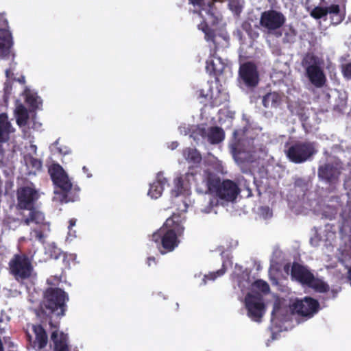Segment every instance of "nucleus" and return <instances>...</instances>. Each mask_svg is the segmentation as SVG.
Here are the masks:
<instances>
[{
    "mask_svg": "<svg viewBox=\"0 0 351 351\" xmlns=\"http://www.w3.org/2000/svg\"><path fill=\"white\" fill-rule=\"evenodd\" d=\"M196 191L199 193L213 195L204 212L208 213L218 204L216 197L226 202H233L240 193L238 184L230 180H221L219 176L210 170H204L200 182L196 181Z\"/></svg>",
    "mask_w": 351,
    "mask_h": 351,
    "instance_id": "nucleus-1",
    "label": "nucleus"
},
{
    "mask_svg": "<svg viewBox=\"0 0 351 351\" xmlns=\"http://www.w3.org/2000/svg\"><path fill=\"white\" fill-rule=\"evenodd\" d=\"M184 222V219L180 214L173 213L153 233L152 240L161 254L171 252L179 245V237L183 235L185 229Z\"/></svg>",
    "mask_w": 351,
    "mask_h": 351,
    "instance_id": "nucleus-2",
    "label": "nucleus"
},
{
    "mask_svg": "<svg viewBox=\"0 0 351 351\" xmlns=\"http://www.w3.org/2000/svg\"><path fill=\"white\" fill-rule=\"evenodd\" d=\"M322 63V60L313 53H306L301 62L305 76L312 85L318 88H322L327 81Z\"/></svg>",
    "mask_w": 351,
    "mask_h": 351,
    "instance_id": "nucleus-3",
    "label": "nucleus"
},
{
    "mask_svg": "<svg viewBox=\"0 0 351 351\" xmlns=\"http://www.w3.org/2000/svg\"><path fill=\"white\" fill-rule=\"evenodd\" d=\"M291 277L302 285L311 288L319 293H326L330 289L326 282L315 278L306 267L295 262L291 266Z\"/></svg>",
    "mask_w": 351,
    "mask_h": 351,
    "instance_id": "nucleus-4",
    "label": "nucleus"
},
{
    "mask_svg": "<svg viewBox=\"0 0 351 351\" xmlns=\"http://www.w3.org/2000/svg\"><path fill=\"white\" fill-rule=\"evenodd\" d=\"M68 300V294L60 288L49 287L44 292L43 303L45 307L51 313L58 317H62L65 315L67 310L66 303Z\"/></svg>",
    "mask_w": 351,
    "mask_h": 351,
    "instance_id": "nucleus-5",
    "label": "nucleus"
},
{
    "mask_svg": "<svg viewBox=\"0 0 351 351\" xmlns=\"http://www.w3.org/2000/svg\"><path fill=\"white\" fill-rule=\"evenodd\" d=\"M285 22L286 17L281 12L271 9L261 13L259 25L264 32L280 38L282 35L280 29Z\"/></svg>",
    "mask_w": 351,
    "mask_h": 351,
    "instance_id": "nucleus-6",
    "label": "nucleus"
},
{
    "mask_svg": "<svg viewBox=\"0 0 351 351\" xmlns=\"http://www.w3.org/2000/svg\"><path fill=\"white\" fill-rule=\"evenodd\" d=\"M9 272L16 280L28 279L33 271L31 259L25 254H16L8 263Z\"/></svg>",
    "mask_w": 351,
    "mask_h": 351,
    "instance_id": "nucleus-7",
    "label": "nucleus"
},
{
    "mask_svg": "<svg viewBox=\"0 0 351 351\" xmlns=\"http://www.w3.org/2000/svg\"><path fill=\"white\" fill-rule=\"evenodd\" d=\"M48 172L54 184L62 191L61 201L65 203L75 201V199L69 195L72 184L63 168L58 163L52 164L49 167Z\"/></svg>",
    "mask_w": 351,
    "mask_h": 351,
    "instance_id": "nucleus-8",
    "label": "nucleus"
},
{
    "mask_svg": "<svg viewBox=\"0 0 351 351\" xmlns=\"http://www.w3.org/2000/svg\"><path fill=\"white\" fill-rule=\"evenodd\" d=\"M316 152L315 143L298 141L288 148L286 156L292 162L300 164L306 161Z\"/></svg>",
    "mask_w": 351,
    "mask_h": 351,
    "instance_id": "nucleus-9",
    "label": "nucleus"
},
{
    "mask_svg": "<svg viewBox=\"0 0 351 351\" xmlns=\"http://www.w3.org/2000/svg\"><path fill=\"white\" fill-rule=\"evenodd\" d=\"M239 80L248 88L256 87L260 81L259 73L255 63L246 62L241 64L239 69Z\"/></svg>",
    "mask_w": 351,
    "mask_h": 351,
    "instance_id": "nucleus-10",
    "label": "nucleus"
},
{
    "mask_svg": "<svg viewBox=\"0 0 351 351\" xmlns=\"http://www.w3.org/2000/svg\"><path fill=\"white\" fill-rule=\"evenodd\" d=\"M311 12V16L315 19H320L326 16L328 14L330 15L331 23L334 25L339 24L344 19V14L341 12L339 5L332 4L330 6L319 5L315 3ZM308 8L311 6H308Z\"/></svg>",
    "mask_w": 351,
    "mask_h": 351,
    "instance_id": "nucleus-11",
    "label": "nucleus"
},
{
    "mask_svg": "<svg viewBox=\"0 0 351 351\" xmlns=\"http://www.w3.org/2000/svg\"><path fill=\"white\" fill-rule=\"evenodd\" d=\"M319 308L318 301L311 297H305L303 300H297L291 304L292 313L308 318L317 313Z\"/></svg>",
    "mask_w": 351,
    "mask_h": 351,
    "instance_id": "nucleus-12",
    "label": "nucleus"
},
{
    "mask_svg": "<svg viewBox=\"0 0 351 351\" xmlns=\"http://www.w3.org/2000/svg\"><path fill=\"white\" fill-rule=\"evenodd\" d=\"M32 186H23L18 188L16 191L17 207L25 210L32 207L39 198L38 191Z\"/></svg>",
    "mask_w": 351,
    "mask_h": 351,
    "instance_id": "nucleus-13",
    "label": "nucleus"
},
{
    "mask_svg": "<svg viewBox=\"0 0 351 351\" xmlns=\"http://www.w3.org/2000/svg\"><path fill=\"white\" fill-rule=\"evenodd\" d=\"M342 167L337 163L328 162L318 168V177L330 184L339 182Z\"/></svg>",
    "mask_w": 351,
    "mask_h": 351,
    "instance_id": "nucleus-14",
    "label": "nucleus"
},
{
    "mask_svg": "<svg viewBox=\"0 0 351 351\" xmlns=\"http://www.w3.org/2000/svg\"><path fill=\"white\" fill-rule=\"evenodd\" d=\"M248 316L254 321L259 322L263 315L265 305L261 298L247 294L245 299Z\"/></svg>",
    "mask_w": 351,
    "mask_h": 351,
    "instance_id": "nucleus-15",
    "label": "nucleus"
},
{
    "mask_svg": "<svg viewBox=\"0 0 351 351\" xmlns=\"http://www.w3.org/2000/svg\"><path fill=\"white\" fill-rule=\"evenodd\" d=\"M32 328L35 338L33 339L32 336L28 332H26L27 341L34 349L41 350L45 348L48 343V336L45 329L40 324H33Z\"/></svg>",
    "mask_w": 351,
    "mask_h": 351,
    "instance_id": "nucleus-16",
    "label": "nucleus"
},
{
    "mask_svg": "<svg viewBox=\"0 0 351 351\" xmlns=\"http://www.w3.org/2000/svg\"><path fill=\"white\" fill-rule=\"evenodd\" d=\"M51 329H54L51 334V339L53 343L54 351H69L68 346V335L63 332H59V324L49 322Z\"/></svg>",
    "mask_w": 351,
    "mask_h": 351,
    "instance_id": "nucleus-17",
    "label": "nucleus"
},
{
    "mask_svg": "<svg viewBox=\"0 0 351 351\" xmlns=\"http://www.w3.org/2000/svg\"><path fill=\"white\" fill-rule=\"evenodd\" d=\"M196 133L203 138H206L210 144L213 145L221 143L225 137L224 131L218 126H212L207 129L199 127Z\"/></svg>",
    "mask_w": 351,
    "mask_h": 351,
    "instance_id": "nucleus-18",
    "label": "nucleus"
},
{
    "mask_svg": "<svg viewBox=\"0 0 351 351\" xmlns=\"http://www.w3.org/2000/svg\"><path fill=\"white\" fill-rule=\"evenodd\" d=\"M29 213L27 216H24L22 219V223L25 226H29L31 223H35L40 226L41 228L49 229V223L45 221L44 214L36 208L34 206L27 208Z\"/></svg>",
    "mask_w": 351,
    "mask_h": 351,
    "instance_id": "nucleus-19",
    "label": "nucleus"
},
{
    "mask_svg": "<svg viewBox=\"0 0 351 351\" xmlns=\"http://www.w3.org/2000/svg\"><path fill=\"white\" fill-rule=\"evenodd\" d=\"M13 39L11 32L6 29L0 28V56L5 58L10 55L14 58V54L12 53Z\"/></svg>",
    "mask_w": 351,
    "mask_h": 351,
    "instance_id": "nucleus-20",
    "label": "nucleus"
},
{
    "mask_svg": "<svg viewBox=\"0 0 351 351\" xmlns=\"http://www.w3.org/2000/svg\"><path fill=\"white\" fill-rule=\"evenodd\" d=\"M226 67L227 66L223 62L221 58L213 56L206 60V71L209 75H214L217 82L220 81L219 77Z\"/></svg>",
    "mask_w": 351,
    "mask_h": 351,
    "instance_id": "nucleus-21",
    "label": "nucleus"
},
{
    "mask_svg": "<svg viewBox=\"0 0 351 351\" xmlns=\"http://www.w3.org/2000/svg\"><path fill=\"white\" fill-rule=\"evenodd\" d=\"M295 314L291 312V304L289 306H281L279 303H275L271 312V320L280 322H285L290 319L291 316Z\"/></svg>",
    "mask_w": 351,
    "mask_h": 351,
    "instance_id": "nucleus-22",
    "label": "nucleus"
},
{
    "mask_svg": "<svg viewBox=\"0 0 351 351\" xmlns=\"http://www.w3.org/2000/svg\"><path fill=\"white\" fill-rule=\"evenodd\" d=\"M189 2L194 6H198L201 10L205 11L212 24L214 25L218 23L217 16L215 15L216 8L213 2H208L207 4L204 2V0H189Z\"/></svg>",
    "mask_w": 351,
    "mask_h": 351,
    "instance_id": "nucleus-23",
    "label": "nucleus"
},
{
    "mask_svg": "<svg viewBox=\"0 0 351 351\" xmlns=\"http://www.w3.org/2000/svg\"><path fill=\"white\" fill-rule=\"evenodd\" d=\"M167 182V179L165 178L162 173H158L156 177V180L150 185L148 195L152 198H158L161 196L164 186Z\"/></svg>",
    "mask_w": 351,
    "mask_h": 351,
    "instance_id": "nucleus-24",
    "label": "nucleus"
},
{
    "mask_svg": "<svg viewBox=\"0 0 351 351\" xmlns=\"http://www.w3.org/2000/svg\"><path fill=\"white\" fill-rule=\"evenodd\" d=\"M14 131L7 114H0V143H6L10 138V134Z\"/></svg>",
    "mask_w": 351,
    "mask_h": 351,
    "instance_id": "nucleus-25",
    "label": "nucleus"
},
{
    "mask_svg": "<svg viewBox=\"0 0 351 351\" xmlns=\"http://www.w3.org/2000/svg\"><path fill=\"white\" fill-rule=\"evenodd\" d=\"M182 156L184 158L189 162L198 166L202 160V157L200 152L193 147H186L182 150Z\"/></svg>",
    "mask_w": 351,
    "mask_h": 351,
    "instance_id": "nucleus-26",
    "label": "nucleus"
},
{
    "mask_svg": "<svg viewBox=\"0 0 351 351\" xmlns=\"http://www.w3.org/2000/svg\"><path fill=\"white\" fill-rule=\"evenodd\" d=\"M282 102L281 95L276 92L267 93L263 96L262 104L265 108H278Z\"/></svg>",
    "mask_w": 351,
    "mask_h": 351,
    "instance_id": "nucleus-27",
    "label": "nucleus"
},
{
    "mask_svg": "<svg viewBox=\"0 0 351 351\" xmlns=\"http://www.w3.org/2000/svg\"><path fill=\"white\" fill-rule=\"evenodd\" d=\"M16 123L19 127L25 126L27 124L29 114L27 110L23 105L19 106L15 110Z\"/></svg>",
    "mask_w": 351,
    "mask_h": 351,
    "instance_id": "nucleus-28",
    "label": "nucleus"
},
{
    "mask_svg": "<svg viewBox=\"0 0 351 351\" xmlns=\"http://www.w3.org/2000/svg\"><path fill=\"white\" fill-rule=\"evenodd\" d=\"M252 20L248 19L243 22L241 25L242 29L248 35V36L252 39L256 40L259 36L258 32V25L253 27L251 24Z\"/></svg>",
    "mask_w": 351,
    "mask_h": 351,
    "instance_id": "nucleus-29",
    "label": "nucleus"
},
{
    "mask_svg": "<svg viewBox=\"0 0 351 351\" xmlns=\"http://www.w3.org/2000/svg\"><path fill=\"white\" fill-rule=\"evenodd\" d=\"M49 254L50 256L54 259L62 258V262L64 267L69 268V261L67 260V254L62 252L60 248H58L56 246H51L49 248Z\"/></svg>",
    "mask_w": 351,
    "mask_h": 351,
    "instance_id": "nucleus-30",
    "label": "nucleus"
},
{
    "mask_svg": "<svg viewBox=\"0 0 351 351\" xmlns=\"http://www.w3.org/2000/svg\"><path fill=\"white\" fill-rule=\"evenodd\" d=\"M297 31L295 28L289 25L287 28L284 29V37L282 41L284 43H293L297 36Z\"/></svg>",
    "mask_w": 351,
    "mask_h": 351,
    "instance_id": "nucleus-31",
    "label": "nucleus"
},
{
    "mask_svg": "<svg viewBox=\"0 0 351 351\" xmlns=\"http://www.w3.org/2000/svg\"><path fill=\"white\" fill-rule=\"evenodd\" d=\"M252 287L258 291L267 293L269 292L270 288L268 283L263 280H256L252 283Z\"/></svg>",
    "mask_w": 351,
    "mask_h": 351,
    "instance_id": "nucleus-32",
    "label": "nucleus"
},
{
    "mask_svg": "<svg viewBox=\"0 0 351 351\" xmlns=\"http://www.w3.org/2000/svg\"><path fill=\"white\" fill-rule=\"evenodd\" d=\"M183 189L182 178L181 177L176 178L174 180V189L172 190V194L177 197L182 193Z\"/></svg>",
    "mask_w": 351,
    "mask_h": 351,
    "instance_id": "nucleus-33",
    "label": "nucleus"
},
{
    "mask_svg": "<svg viewBox=\"0 0 351 351\" xmlns=\"http://www.w3.org/2000/svg\"><path fill=\"white\" fill-rule=\"evenodd\" d=\"M38 99V97L36 95L29 93L26 95L25 101L30 107L37 108L39 105Z\"/></svg>",
    "mask_w": 351,
    "mask_h": 351,
    "instance_id": "nucleus-34",
    "label": "nucleus"
},
{
    "mask_svg": "<svg viewBox=\"0 0 351 351\" xmlns=\"http://www.w3.org/2000/svg\"><path fill=\"white\" fill-rule=\"evenodd\" d=\"M28 165L34 171L41 170L43 167L41 160L32 156L29 157Z\"/></svg>",
    "mask_w": 351,
    "mask_h": 351,
    "instance_id": "nucleus-35",
    "label": "nucleus"
},
{
    "mask_svg": "<svg viewBox=\"0 0 351 351\" xmlns=\"http://www.w3.org/2000/svg\"><path fill=\"white\" fill-rule=\"evenodd\" d=\"M225 272H226V268L223 265V267L221 269H218L217 271L210 273L208 275H205L204 278V280L205 282L206 280H215L217 278L223 276L225 274Z\"/></svg>",
    "mask_w": 351,
    "mask_h": 351,
    "instance_id": "nucleus-36",
    "label": "nucleus"
},
{
    "mask_svg": "<svg viewBox=\"0 0 351 351\" xmlns=\"http://www.w3.org/2000/svg\"><path fill=\"white\" fill-rule=\"evenodd\" d=\"M330 0H306V5L307 6H313L315 5V3L316 4H318L319 5H326L329 3Z\"/></svg>",
    "mask_w": 351,
    "mask_h": 351,
    "instance_id": "nucleus-37",
    "label": "nucleus"
},
{
    "mask_svg": "<svg viewBox=\"0 0 351 351\" xmlns=\"http://www.w3.org/2000/svg\"><path fill=\"white\" fill-rule=\"evenodd\" d=\"M47 282L48 285L51 286L58 285V284L61 282V277L57 276H51L47 279Z\"/></svg>",
    "mask_w": 351,
    "mask_h": 351,
    "instance_id": "nucleus-38",
    "label": "nucleus"
},
{
    "mask_svg": "<svg viewBox=\"0 0 351 351\" xmlns=\"http://www.w3.org/2000/svg\"><path fill=\"white\" fill-rule=\"evenodd\" d=\"M204 34H205V39L207 41H212V42L215 43V32L213 29H212L210 28L209 29H207V31L206 32V33Z\"/></svg>",
    "mask_w": 351,
    "mask_h": 351,
    "instance_id": "nucleus-39",
    "label": "nucleus"
},
{
    "mask_svg": "<svg viewBox=\"0 0 351 351\" xmlns=\"http://www.w3.org/2000/svg\"><path fill=\"white\" fill-rule=\"evenodd\" d=\"M34 233L35 234V237L37 240H38L41 243L45 242V236L43 234V231L40 229H34L33 230Z\"/></svg>",
    "mask_w": 351,
    "mask_h": 351,
    "instance_id": "nucleus-40",
    "label": "nucleus"
},
{
    "mask_svg": "<svg viewBox=\"0 0 351 351\" xmlns=\"http://www.w3.org/2000/svg\"><path fill=\"white\" fill-rule=\"evenodd\" d=\"M343 73L346 77L351 79V62L344 66Z\"/></svg>",
    "mask_w": 351,
    "mask_h": 351,
    "instance_id": "nucleus-41",
    "label": "nucleus"
},
{
    "mask_svg": "<svg viewBox=\"0 0 351 351\" xmlns=\"http://www.w3.org/2000/svg\"><path fill=\"white\" fill-rule=\"evenodd\" d=\"M198 29H201L205 34L207 29H209L210 27H208V24L204 21L198 25Z\"/></svg>",
    "mask_w": 351,
    "mask_h": 351,
    "instance_id": "nucleus-42",
    "label": "nucleus"
},
{
    "mask_svg": "<svg viewBox=\"0 0 351 351\" xmlns=\"http://www.w3.org/2000/svg\"><path fill=\"white\" fill-rule=\"evenodd\" d=\"M196 175V172H195V169L193 167H189L188 172L186 173V177L189 179L190 176L194 177Z\"/></svg>",
    "mask_w": 351,
    "mask_h": 351,
    "instance_id": "nucleus-43",
    "label": "nucleus"
},
{
    "mask_svg": "<svg viewBox=\"0 0 351 351\" xmlns=\"http://www.w3.org/2000/svg\"><path fill=\"white\" fill-rule=\"evenodd\" d=\"M147 263L148 266H151L152 264L156 265V260L155 257H153V256L148 257L147 258Z\"/></svg>",
    "mask_w": 351,
    "mask_h": 351,
    "instance_id": "nucleus-44",
    "label": "nucleus"
},
{
    "mask_svg": "<svg viewBox=\"0 0 351 351\" xmlns=\"http://www.w3.org/2000/svg\"><path fill=\"white\" fill-rule=\"evenodd\" d=\"M179 145V143L177 141H173L171 142L169 145L168 147L172 150L176 149Z\"/></svg>",
    "mask_w": 351,
    "mask_h": 351,
    "instance_id": "nucleus-45",
    "label": "nucleus"
},
{
    "mask_svg": "<svg viewBox=\"0 0 351 351\" xmlns=\"http://www.w3.org/2000/svg\"><path fill=\"white\" fill-rule=\"evenodd\" d=\"M198 92H199V96H198L199 98L207 99L208 94H205L204 90L203 89L199 90Z\"/></svg>",
    "mask_w": 351,
    "mask_h": 351,
    "instance_id": "nucleus-46",
    "label": "nucleus"
},
{
    "mask_svg": "<svg viewBox=\"0 0 351 351\" xmlns=\"http://www.w3.org/2000/svg\"><path fill=\"white\" fill-rule=\"evenodd\" d=\"M13 75V73L11 71L10 69L5 70V76L7 78H11Z\"/></svg>",
    "mask_w": 351,
    "mask_h": 351,
    "instance_id": "nucleus-47",
    "label": "nucleus"
},
{
    "mask_svg": "<svg viewBox=\"0 0 351 351\" xmlns=\"http://www.w3.org/2000/svg\"><path fill=\"white\" fill-rule=\"evenodd\" d=\"M76 220L75 219H71L69 221V228L75 225Z\"/></svg>",
    "mask_w": 351,
    "mask_h": 351,
    "instance_id": "nucleus-48",
    "label": "nucleus"
},
{
    "mask_svg": "<svg viewBox=\"0 0 351 351\" xmlns=\"http://www.w3.org/2000/svg\"><path fill=\"white\" fill-rule=\"evenodd\" d=\"M0 351H3V343L0 339Z\"/></svg>",
    "mask_w": 351,
    "mask_h": 351,
    "instance_id": "nucleus-49",
    "label": "nucleus"
},
{
    "mask_svg": "<svg viewBox=\"0 0 351 351\" xmlns=\"http://www.w3.org/2000/svg\"><path fill=\"white\" fill-rule=\"evenodd\" d=\"M83 171H84V172L86 173L88 171V169L86 167H83Z\"/></svg>",
    "mask_w": 351,
    "mask_h": 351,
    "instance_id": "nucleus-50",
    "label": "nucleus"
},
{
    "mask_svg": "<svg viewBox=\"0 0 351 351\" xmlns=\"http://www.w3.org/2000/svg\"><path fill=\"white\" fill-rule=\"evenodd\" d=\"M287 269H289V265H286V266L285 267V270H286Z\"/></svg>",
    "mask_w": 351,
    "mask_h": 351,
    "instance_id": "nucleus-51",
    "label": "nucleus"
}]
</instances>
